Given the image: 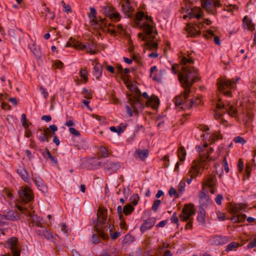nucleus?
I'll list each match as a JSON object with an SVG mask.
<instances>
[{"label":"nucleus","instance_id":"43","mask_svg":"<svg viewBox=\"0 0 256 256\" xmlns=\"http://www.w3.org/2000/svg\"><path fill=\"white\" fill-rule=\"evenodd\" d=\"M100 152L101 154V156L104 158H106L108 156V149L103 146H100Z\"/></svg>","mask_w":256,"mask_h":256},{"label":"nucleus","instance_id":"40","mask_svg":"<svg viewBox=\"0 0 256 256\" xmlns=\"http://www.w3.org/2000/svg\"><path fill=\"white\" fill-rule=\"evenodd\" d=\"M244 206L243 204L242 205L240 204H239L238 205H236V206L232 208L230 211V212H232V213L236 214V213H238L240 212V211L244 209Z\"/></svg>","mask_w":256,"mask_h":256},{"label":"nucleus","instance_id":"20","mask_svg":"<svg viewBox=\"0 0 256 256\" xmlns=\"http://www.w3.org/2000/svg\"><path fill=\"white\" fill-rule=\"evenodd\" d=\"M199 172V170L198 168V166H192L188 174V176H190V178L186 179L187 183L188 184H190L192 180L196 178Z\"/></svg>","mask_w":256,"mask_h":256},{"label":"nucleus","instance_id":"63","mask_svg":"<svg viewBox=\"0 0 256 256\" xmlns=\"http://www.w3.org/2000/svg\"><path fill=\"white\" fill-rule=\"evenodd\" d=\"M185 186H186L185 182H180L178 185V192H182L184 190Z\"/></svg>","mask_w":256,"mask_h":256},{"label":"nucleus","instance_id":"7","mask_svg":"<svg viewBox=\"0 0 256 256\" xmlns=\"http://www.w3.org/2000/svg\"><path fill=\"white\" fill-rule=\"evenodd\" d=\"M116 70L118 72L116 76V79L120 82L122 81L128 88V68L124 69L121 64H118Z\"/></svg>","mask_w":256,"mask_h":256},{"label":"nucleus","instance_id":"1","mask_svg":"<svg viewBox=\"0 0 256 256\" xmlns=\"http://www.w3.org/2000/svg\"><path fill=\"white\" fill-rule=\"evenodd\" d=\"M181 69L182 72L178 74V80L185 89L184 97V100H186L189 97L190 88L195 82L200 80V78L197 70L194 66H183Z\"/></svg>","mask_w":256,"mask_h":256},{"label":"nucleus","instance_id":"14","mask_svg":"<svg viewBox=\"0 0 256 256\" xmlns=\"http://www.w3.org/2000/svg\"><path fill=\"white\" fill-rule=\"evenodd\" d=\"M30 190L26 188L18 190V194L20 198L25 202L31 201L32 197L30 194Z\"/></svg>","mask_w":256,"mask_h":256},{"label":"nucleus","instance_id":"42","mask_svg":"<svg viewBox=\"0 0 256 256\" xmlns=\"http://www.w3.org/2000/svg\"><path fill=\"white\" fill-rule=\"evenodd\" d=\"M38 227L39 228L35 230L36 234L39 236H44V232L46 230V228L42 225L39 226Z\"/></svg>","mask_w":256,"mask_h":256},{"label":"nucleus","instance_id":"35","mask_svg":"<svg viewBox=\"0 0 256 256\" xmlns=\"http://www.w3.org/2000/svg\"><path fill=\"white\" fill-rule=\"evenodd\" d=\"M144 47L148 49L152 50L156 49L157 50L158 48V44L156 42H150L148 40L144 44Z\"/></svg>","mask_w":256,"mask_h":256},{"label":"nucleus","instance_id":"46","mask_svg":"<svg viewBox=\"0 0 256 256\" xmlns=\"http://www.w3.org/2000/svg\"><path fill=\"white\" fill-rule=\"evenodd\" d=\"M21 122L22 126L26 128H28L29 125L28 123V120L26 114H22L21 116Z\"/></svg>","mask_w":256,"mask_h":256},{"label":"nucleus","instance_id":"36","mask_svg":"<svg viewBox=\"0 0 256 256\" xmlns=\"http://www.w3.org/2000/svg\"><path fill=\"white\" fill-rule=\"evenodd\" d=\"M44 133H42L40 136H38V140L42 142H44L46 141V142H49V136H47V134L50 133V132L48 131V130H45Z\"/></svg>","mask_w":256,"mask_h":256},{"label":"nucleus","instance_id":"62","mask_svg":"<svg viewBox=\"0 0 256 256\" xmlns=\"http://www.w3.org/2000/svg\"><path fill=\"white\" fill-rule=\"evenodd\" d=\"M69 131L70 134L74 135L75 136H80V132L74 128L70 127L69 128Z\"/></svg>","mask_w":256,"mask_h":256},{"label":"nucleus","instance_id":"53","mask_svg":"<svg viewBox=\"0 0 256 256\" xmlns=\"http://www.w3.org/2000/svg\"><path fill=\"white\" fill-rule=\"evenodd\" d=\"M99 236H100L99 235L98 236L96 234L93 233L92 238V243L93 244H98L100 242Z\"/></svg>","mask_w":256,"mask_h":256},{"label":"nucleus","instance_id":"41","mask_svg":"<svg viewBox=\"0 0 256 256\" xmlns=\"http://www.w3.org/2000/svg\"><path fill=\"white\" fill-rule=\"evenodd\" d=\"M139 200L140 197L136 194H133L130 198V202L134 206L137 205Z\"/></svg>","mask_w":256,"mask_h":256},{"label":"nucleus","instance_id":"51","mask_svg":"<svg viewBox=\"0 0 256 256\" xmlns=\"http://www.w3.org/2000/svg\"><path fill=\"white\" fill-rule=\"evenodd\" d=\"M110 19L112 20L118 21L120 20V14L118 12L114 11L112 16L110 17Z\"/></svg>","mask_w":256,"mask_h":256},{"label":"nucleus","instance_id":"9","mask_svg":"<svg viewBox=\"0 0 256 256\" xmlns=\"http://www.w3.org/2000/svg\"><path fill=\"white\" fill-rule=\"evenodd\" d=\"M7 246L6 248H10L14 256H20V251L18 250V240L16 237H11L8 239Z\"/></svg>","mask_w":256,"mask_h":256},{"label":"nucleus","instance_id":"64","mask_svg":"<svg viewBox=\"0 0 256 256\" xmlns=\"http://www.w3.org/2000/svg\"><path fill=\"white\" fill-rule=\"evenodd\" d=\"M256 246V238H254L248 244V248H252Z\"/></svg>","mask_w":256,"mask_h":256},{"label":"nucleus","instance_id":"59","mask_svg":"<svg viewBox=\"0 0 256 256\" xmlns=\"http://www.w3.org/2000/svg\"><path fill=\"white\" fill-rule=\"evenodd\" d=\"M76 42V40L72 37H70L68 41L66 42V47H74V44Z\"/></svg>","mask_w":256,"mask_h":256},{"label":"nucleus","instance_id":"58","mask_svg":"<svg viewBox=\"0 0 256 256\" xmlns=\"http://www.w3.org/2000/svg\"><path fill=\"white\" fill-rule=\"evenodd\" d=\"M126 126L127 125L126 124L123 126H118L116 127L117 128V133L118 135H120L121 134L124 132L126 128Z\"/></svg>","mask_w":256,"mask_h":256},{"label":"nucleus","instance_id":"11","mask_svg":"<svg viewBox=\"0 0 256 256\" xmlns=\"http://www.w3.org/2000/svg\"><path fill=\"white\" fill-rule=\"evenodd\" d=\"M104 169L108 174L116 172L120 168L118 162L106 161L103 164Z\"/></svg>","mask_w":256,"mask_h":256},{"label":"nucleus","instance_id":"23","mask_svg":"<svg viewBox=\"0 0 256 256\" xmlns=\"http://www.w3.org/2000/svg\"><path fill=\"white\" fill-rule=\"evenodd\" d=\"M206 211L204 208H200L198 214L197 220L200 224H205Z\"/></svg>","mask_w":256,"mask_h":256},{"label":"nucleus","instance_id":"30","mask_svg":"<svg viewBox=\"0 0 256 256\" xmlns=\"http://www.w3.org/2000/svg\"><path fill=\"white\" fill-rule=\"evenodd\" d=\"M244 24L246 26V28L250 30H254V24L252 22V20L247 16H246L243 20Z\"/></svg>","mask_w":256,"mask_h":256},{"label":"nucleus","instance_id":"6","mask_svg":"<svg viewBox=\"0 0 256 256\" xmlns=\"http://www.w3.org/2000/svg\"><path fill=\"white\" fill-rule=\"evenodd\" d=\"M218 90L220 92L227 96H231V92L229 90L232 88V82L229 80L219 78L217 80Z\"/></svg>","mask_w":256,"mask_h":256},{"label":"nucleus","instance_id":"22","mask_svg":"<svg viewBox=\"0 0 256 256\" xmlns=\"http://www.w3.org/2000/svg\"><path fill=\"white\" fill-rule=\"evenodd\" d=\"M216 179L214 175H210L206 178V182L203 184V186H208V187H214L216 184Z\"/></svg>","mask_w":256,"mask_h":256},{"label":"nucleus","instance_id":"49","mask_svg":"<svg viewBox=\"0 0 256 256\" xmlns=\"http://www.w3.org/2000/svg\"><path fill=\"white\" fill-rule=\"evenodd\" d=\"M182 64H183L184 66H186V64H192L194 63V60L192 58H186L185 56H184L182 60Z\"/></svg>","mask_w":256,"mask_h":256},{"label":"nucleus","instance_id":"28","mask_svg":"<svg viewBox=\"0 0 256 256\" xmlns=\"http://www.w3.org/2000/svg\"><path fill=\"white\" fill-rule=\"evenodd\" d=\"M94 76L96 77L97 80H98L99 78L102 76V66L100 64H96L94 66Z\"/></svg>","mask_w":256,"mask_h":256},{"label":"nucleus","instance_id":"3","mask_svg":"<svg viewBox=\"0 0 256 256\" xmlns=\"http://www.w3.org/2000/svg\"><path fill=\"white\" fill-rule=\"evenodd\" d=\"M107 213L106 209H102L100 207L98 210L96 218L92 220V224H94V230L100 237L104 240L108 239V234L104 232V228L108 226V224L105 226Z\"/></svg>","mask_w":256,"mask_h":256},{"label":"nucleus","instance_id":"17","mask_svg":"<svg viewBox=\"0 0 256 256\" xmlns=\"http://www.w3.org/2000/svg\"><path fill=\"white\" fill-rule=\"evenodd\" d=\"M216 106V108L220 110L222 109H226V111L232 116L234 114H236L238 113L237 110L234 108L232 106H230V104L228 105L226 107L224 104L217 103Z\"/></svg>","mask_w":256,"mask_h":256},{"label":"nucleus","instance_id":"56","mask_svg":"<svg viewBox=\"0 0 256 256\" xmlns=\"http://www.w3.org/2000/svg\"><path fill=\"white\" fill-rule=\"evenodd\" d=\"M82 94L86 95L84 98L87 99H91L92 98V92L86 88H83Z\"/></svg>","mask_w":256,"mask_h":256},{"label":"nucleus","instance_id":"44","mask_svg":"<svg viewBox=\"0 0 256 256\" xmlns=\"http://www.w3.org/2000/svg\"><path fill=\"white\" fill-rule=\"evenodd\" d=\"M134 61L138 66H142V63L140 61V57L138 55H133L132 58H129V64H130L132 61Z\"/></svg>","mask_w":256,"mask_h":256},{"label":"nucleus","instance_id":"34","mask_svg":"<svg viewBox=\"0 0 256 256\" xmlns=\"http://www.w3.org/2000/svg\"><path fill=\"white\" fill-rule=\"evenodd\" d=\"M174 103L175 104L176 106H178L183 104L182 106L185 107L187 106L186 104H184V100L182 98V96H178L175 97L174 99Z\"/></svg>","mask_w":256,"mask_h":256},{"label":"nucleus","instance_id":"16","mask_svg":"<svg viewBox=\"0 0 256 256\" xmlns=\"http://www.w3.org/2000/svg\"><path fill=\"white\" fill-rule=\"evenodd\" d=\"M149 155V151L148 149H138L136 150L135 153L134 154V156L136 158H140L142 161L145 160L148 156Z\"/></svg>","mask_w":256,"mask_h":256},{"label":"nucleus","instance_id":"25","mask_svg":"<svg viewBox=\"0 0 256 256\" xmlns=\"http://www.w3.org/2000/svg\"><path fill=\"white\" fill-rule=\"evenodd\" d=\"M214 242L215 244L222 245L228 242V238L226 236L222 237L220 236H218L214 238Z\"/></svg>","mask_w":256,"mask_h":256},{"label":"nucleus","instance_id":"54","mask_svg":"<svg viewBox=\"0 0 256 256\" xmlns=\"http://www.w3.org/2000/svg\"><path fill=\"white\" fill-rule=\"evenodd\" d=\"M44 236L48 240H54L55 238H54L53 235L51 234V232H50L48 230H46V232H44Z\"/></svg>","mask_w":256,"mask_h":256},{"label":"nucleus","instance_id":"15","mask_svg":"<svg viewBox=\"0 0 256 256\" xmlns=\"http://www.w3.org/2000/svg\"><path fill=\"white\" fill-rule=\"evenodd\" d=\"M38 190H40L42 193L46 194L48 192V188L45 184L44 182L40 176L32 178Z\"/></svg>","mask_w":256,"mask_h":256},{"label":"nucleus","instance_id":"45","mask_svg":"<svg viewBox=\"0 0 256 256\" xmlns=\"http://www.w3.org/2000/svg\"><path fill=\"white\" fill-rule=\"evenodd\" d=\"M80 76L82 78L84 81L86 82L88 80V72L84 68H82L80 72Z\"/></svg>","mask_w":256,"mask_h":256},{"label":"nucleus","instance_id":"2","mask_svg":"<svg viewBox=\"0 0 256 256\" xmlns=\"http://www.w3.org/2000/svg\"><path fill=\"white\" fill-rule=\"evenodd\" d=\"M129 104L131 105L132 108L129 107V116L134 115L138 116L140 110H142L144 106L140 100L141 92L137 86V83L132 82L129 79Z\"/></svg>","mask_w":256,"mask_h":256},{"label":"nucleus","instance_id":"61","mask_svg":"<svg viewBox=\"0 0 256 256\" xmlns=\"http://www.w3.org/2000/svg\"><path fill=\"white\" fill-rule=\"evenodd\" d=\"M223 200V196L220 194H218L216 196L215 201L216 204L220 205L222 204V201Z\"/></svg>","mask_w":256,"mask_h":256},{"label":"nucleus","instance_id":"19","mask_svg":"<svg viewBox=\"0 0 256 256\" xmlns=\"http://www.w3.org/2000/svg\"><path fill=\"white\" fill-rule=\"evenodd\" d=\"M202 6L203 8L210 14L214 15L215 13L212 10V0H201Z\"/></svg>","mask_w":256,"mask_h":256},{"label":"nucleus","instance_id":"47","mask_svg":"<svg viewBox=\"0 0 256 256\" xmlns=\"http://www.w3.org/2000/svg\"><path fill=\"white\" fill-rule=\"evenodd\" d=\"M74 48H80L82 50H85L86 51V44H84L80 42L76 41V42L74 44Z\"/></svg>","mask_w":256,"mask_h":256},{"label":"nucleus","instance_id":"38","mask_svg":"<svg viewBox=\"0 0 256 256\" xmlns=\"http://www.w3.org/2000/svg\"><path fill=\"white\" fill-rule=\"evenodd\" d=\"M121 8L125 14L128 16V0H121Z\"/></svg>","mask_w":256,"mask_h":256},{"label":"nucleus","instance_id":"57","mask_svg":"<svg viewBox=\"0 0 256 256\" xmlns=\"http://www.w3.org/2000/svg\"><path fill=\"white\" fill-rule=\"evenodd\" d=\"M222 136L220 134V132H214V134H212V140H214V142L216 140L219 139H222Z\"/></svg>","mask_w":256,"mask_h":256},{"label":"nucleus","instance_id":"37","mask_svg":"<svg viewBox=\"0 0 256 256\" xmlns=\"http://www.w3.org/2000/svg\"><path fill=\"white\" fill-rule=\"evenodd\" d=\"M186 30L189 34L190 35V36H194L200 34V31L196 30L192 26H189L188 28L186 29Z\"/></svg>","mask_w":256,"mask_h":256},{"label":"nucleus","instance_id":"32","mask_svg":"<svg viewBox=\"0 0 256 256\" xmlns=\"http://www.w3.org/2000/svg\"><path fill=\"white\" fill-rule=\"evenodd\" d=\"M178 155L180 162L184 160L185 156H186V151L184 146H182L178 148Z\"/></svg>","mask_w":256,"mask_h":256},{"label":"nucleus","instance_id":"29","mask_svg":"<svg viewBox=\"0 0 256 256\" xmlns=\"http://www.w3.org/2000/svg\"><path fill=\"white\" fill-rule=\"evenodd\" d=\"M102 10L106 16L110 18V16H112L113 12L114 11V8L110 6H104L102 8Z\"/></svg>","mask_w":256,"mask_h":256},{"label":"nucleus","instance_id":"10","mask_svg":"<svg viewBox=\"0 0 256 256\" xmlns=\"http://www.w3.org/2000/svg\"><path fill=\"white\" fill-rule=\"evenodd\" d=\"M206 189L203 186L202 190L199 192V202L200 208L207 207L212 203V200L210 199L209 196L206 194Z\"/></svg>","mask_w":256,"mask_h":256},{"label":"nucleus","instance_id":"39","mask_svg":"<svg viewBox=\"0 0 256 256\" xmlns=\"http://www.w3.org/2000/svg\"><path fill=\"white\" fill-rule=\"evenodd\" d=\"M202 12V9L199 7H194L192 8L190 10V12L188 13V16L190 18H194L196 12Z\"/></svg>","mask_w":256,"mask_h":256},{"label":"nucleus","instance_id":"5","mask_svg":"<svg viewBox=\"0 0 256 256\" xmlns=\"http://www.w3.org/2000/svg\"><path fill=\"white\" fill-rule=\"evenodd\" d=\"M144 18L146 20L149 21L151 23H153L152 18L148 16H145L144 13L142 11H140L136 13L134 22L136 26L140 27L141 28H142L143 31L146 35H150L153 32V27L147 22H144L142 24H140V22Z\"/></svg>","mask_w":256,"mask_h":256},{"label":"nucleus","instance_id":"52","mask_svg":"<svg viewBox=\"0 0 256 256\" xmlns=\"http://www.w3.org/2000/svg\"><path fill=\"white\" fill-rule=\"evenodd\" d=\"M160 204H161L160 200H155L152 204V209L155 212H156L158 210V207L160 206Z\"/></svg>","mask_w":256,"mask_h":256},{"label":"nucleus","instance_id":"12","mask_svg":"<svg viewBox=\"0 0 256 256\" xmlns=\"http://www.w3.org/2000/svg\"><path fill=\"white\" fill-rule=\"evenodd\" d=\"M117 212L118 214L119 220H120V228L122 229L126 230L127 228V226L123 217L122 212H124L126 216H128V204H126L123 209H122V206H118L117 207Z\"/></svg>","mask_w":256,"mask_h":256},{"label":"nucleus","instance_id":"8","mask_svg":"<svg viewBox=\"0 0 256 256\" xmlns=\"http://www.w3.org/2000/svg\"><path fill=\"white\" fill-rule=\"evenodd\" d=\"M194 206V204H191L184 206L182 212L180 215V218L181 220L186 222L190 219V216L195 214Z\"/></svg>","mask_w":256,"mask_h":256},{"label":"nucleus","instance_id":"24","mask_svg":"<svg viewBox=\"0 0 256 256\" xmlns=\"http://www.w3.org/2000/svg\"><path fill=\"white\" fill-rule=\"evenodd\" d=\"M17 173L20 176L21 178L26 182H28V172L22 167L20 166L16 170Z\"/></svg>","mask_w":256,"mask_h":256},{"label":"nucleus","instance_id":"26","mask_svg":"<svg viewBox=\"0 0 256 256\" xmlns=\"http://www.w3.org/2000/svg\"><path fill=\"white\" fill-rule=\"evenodd\" d=\"M28 213V216L30 217L32 220L34 224L38 226L42 225V218L38 216L36 214H32L30 212Z\"/></svg>","mask_w":256,"mask_h":256},{"label":"nucleus","instance_id":"27","mask_svg":"<svg viewBox=\"0 0 256 256\" xmlns=\"http://www.w3.org/2000/svg\"><path fill=\"white\" fill-rule=\"evenodd\" d=\"M86 52H89L91 54H94L96 53V46L94 42H88L86 44Z\"/></svg>","mask_w":256,"mask_h":256},{"label":"nucleus","instance_id":"33","mask_svg":"<svg viewBox=\"0 0 256 256\" xmlns=\"http://www.w3.org/2000/svg\"><path fill=\"white\" fill-rule=\"evenodd\" d=\"M200 102V100L198 98H196L194 99L192 98L190 100V105L187 106H182L181 108L185 109V108H190L194 106H198Z\"/></svg>","mask_w":256,"mask_h":256},{"label":"nucleus","instance_id":"48","mask_svg":"<svg viewBox=\"0 0 256 256\" xmlns=\"http://www.w3.org/2000/svg\"><path fill=\"white\" fill-rule=\"evenodd\" d=\"M240 246L239 244L234 242H232L229 244L226 249V251H230L233 250L234 248H238Z\"/></svg>","mask_w":256,"mask_h":256},{"label":"nucleus","instance_id":"31","mask_svg":"<svg viewBox=\"0 0 256 256\" xmlns=\"http://www.w3.org/2000/svg\"><path fill=\"white\" fill-rule=\"evenodd\" d=\"M4 219L10 220H15L20 218L18 216L15 215L14 212L12 210L8 212L7 214H4Z\"/></svg>","mask_w":256,"mask_h":256},{"label":"nucleus","instance_id":"50","mask_svg":"<svg viewBox=\"0 0 256 256\" xmlns=\"http://www.w3.org/2000/svg\"><path fill=\"white\" fill-rule=\"evenodd\" d=\"M251 168L249 166H247L246 168L245 174L243 176V180L244 181L247 179H248L250 176Z\"/></svg>","mask_w":256,"mask_h":256},{"label":"nucleus","instance_id":"60","mask_svg":"<svg viewBox=\"0 0 256 256\" xmlns=\"http://www.w3.org/2000/svg\"><path fill=\"white\" fill-rule=\"evenodd\" d=\"M234 141L236 143H240L242 144H244L246 142L244 139L242 137L240 136L234 138Z\"/></svg>","mask_w":256,"mask_h":256},{"label":"nucleus","instance_id":"21","mask_svg":"<svg viewBox=\"0 0 256 256\" xmlns=\"http://www.w3.org/2000/svg\"><path fill=\"white\" fill-rule=\"evenodd\" d=\"M88 164L90 166V168L91 169H98L101 167L102 162L98 160L96 158H92L88 160Z\"/></svg>","mask_w":256,"mask_h":256},{"label":"nucleus","instance_id":"55","mask_svg":"<svg viewBox=\"0 0 256 256\" xmlns=\"http://www.w3.org/2000/svg\"><path fill=\"white\" fill-rule=\"evenodd\" d=\"M32 52L33 54H34V55L36 56V57L38 58H40L41 57L42 54L40 52L39 47L38 48H36V47L34 48L32 50Z\"/></svg>","mask_w":256,"mask_h":256},{"label":"nucleus","instance_id":"13","mask_svg":"<svg viewBox=\"0 0 256 256\" xmlns=\"http://www.w3.org/2000/svg\"><path fill=\"white\" fill-rule=\"evenodd\" d=\"M156 220L154 218H148L144 220L143 224L140 228V230L142 233H144L147 230L152 228L155 224Z\"/></svg>","mask_w":256,"mask_h":256},{"label":"nucleus","instance_id":"18","mask_svg":"<svg viewBox=\"0 0 256 256\" xmlns=\"http://www.w3.org/2000/svg\"><path fill=\"white\" fill-rule=\"evenodd\" d=\"M160 104V100L158 98L153 94L149 98L148 100L146 102V105L147 106H151L154 109L158 108Z\"/></svg>","mask_w":256,"mask_h":256},{"label":"nucleus","instance_id":"4","mask_svg":"<svg viewBox=\"0 0 256 256\" xmlns=\"http://www.w3.org/2000/svg\"><path fill=\"white\" fill-rule=\"evenodd\" d=\"M96 14V9L93 7H91L90 8V13L88 16L92 24L96 26V28L100 29L104 32H108L112 34H116V30L109 28V26H112V25L110 23H108L106 18H102L100 16L97 18Z\"/></svg>","mask_w":256,"mask_h":256}]
</instances>
